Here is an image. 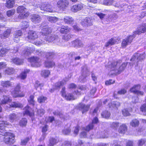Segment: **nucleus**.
<instances>
[{
    "instance_id": "72a5a7b5",
    "label": "nucleus",
    "mask_w": 146,
    "mask_h": 146,
    "mask_svg": "<svg viewBox=\"0 0 146 146\" xmlns=\"http://www.w3.org/2000/svg\"><path fill=\"white\" fill-rule=\"evenodd\" d=\"M139 55L138 53H135L132 57L130 59V61L133 62V64H135V63L137 64L138 62V60L137 59V56Z\"/></svg>"
},
{
    "instance_id": "c756f323",
    "label": "nucleus",
    "mask_w": 146,
    "mask_h": 146,
    "mask_svg": "<svg viewBox=\"0 0 146 146\" xmlns=\"http://www.w3.org/2000/svg\"><path fill=\"white\" fill-rule=\"evenodd\" d=\"M46 19L51 23H55L58 20V18L55 17L48 16L46 17Z\"/></svg>"
},
{
    "instance_id": "052dcab7",
    "label": "nucleus",
    "mask_w": 146,
    "mask_h": 146,
    "mask_svg": "<svg viewBox=\"0 0 146 146\" xmlns=\"http://www.w3.org/2000/svg\"><path fill=\"white\" fill-rule=\"evenodd\" d=\"M141 111L142 112H145V115H146V103L142 105L140 108Z\"/></svg>"
},
{
    "instance_id": "f8f14e48",
    "label": "nucleus",
    "mask_w": 146,
    "mask_h": 146,
    "mask_svg": "<svg viewBox=\"0 0 146 146\" xmlns=\"http://www.w3.org/2000/svg\"><path fill=\"white\" fill-rule=\"evenodd\" d=\"M31 21L35 23H40L41 19L40 16L36 14H33L31 16Z\"/></svg>"
},
{
    "instance_id": "864d4df0",
    "label": "nucleus",
    "mask_w": 146,
    "mask_h": 146,
    "mask_svg": "<svg viewBox=\"0 0 146 146\" xmlns=\"http://www.w3.org/2000/svg\"><path fill=\"white\" fill-rule=\"evenodd\" d=\"M21 26L23 29H25L29 26V24L26 21H23L21 24Z\"/></svg>"
},
{
    "instance_id": "0e129e2a",
    "label": "nucleus",
    "mask_w": 146,
    "mask_h": 146,
    "mask_svg": "<svg viewBox=\"0 0 146 146\" xmlns=\"http://www.w3.org/2000/svg\"><path fill=\"white\" fill-rule=\"evenodd\" d=\"M122 113L124 116H127L130 115L128 110L127 109H124L122 110Z\"/></svg>"
},
{
    "instance_id": "cd10ccee",
    "label": "nucleus",
    "mask_w": 146,
    "mask_h": 146,
    "mask_svg": "<svg viewBox=\"0 0 146 146\" xmlns=\"http://www.w3.org/2000/svg\"><path fill=\"white\" fill-rule=\"evenodd\" d=\"M71 29L67 26H62L60 32L62 33H66L70 31Z\"/></svg>"
},
{
    "instance_id": "09e8293b",
    "label": "nucleus",
    "mask_w": 146,
    "mask_h": 146,
    "mask_svg": "<svg viewBox=\"0 0 146 146\" xmlns=\"http://www.w3.org/2000/svg\"><path fill=\"white\" fill-rule=\"evenodd\" d=\"M9 50L6 48H2L0 50V56H3L5 54L8 52Z\"/></svg>"
},
{
    "instance_id": "5701e85b",
    "label": "nucleus",
    "mask_w": 146,
    "mask_h": 146,
    "mask_svg": "<svg viewBox=\"0 0 146 146\" xmlns=\"http://www.w3.org/2000/svg\"><path fill=\"white\" fill-rule=\"evenodd\" d=\"M12 100L11 98L9 96H4L3 98L1 100V102L2 104H5L11 102Z\"/></svg>"
},
{
    "instance_id": "603ef678",
    "label": "nucleus",
    "mask_w": 146,
    "mask_h": 146,
    "mask_svg": "<svg viewBox=\"0 0 146 146\" xmlns=\"http://www.w3.org/2000/svg\"><path fill=\"white\" fill-rule=\"evenodd\" d=\"M14 70L12 68H7L5 70L6 74H11L14 73Z\"/></svg>"
},
{
    "instance_id": "a19ab883",
    "label": "nucleus",
    "mask_w": 146,
    "mask_h": 146,
    "mask_svg": "<svg viewBox=\"0 0 146 146\" xmlns=\"http://www.w3.org/2000/svg\"><path fill=\"white\" fill-rule=\"evenodd\" d=\"M45 53V56L47 59H51L54 56V54L52 52H44Z\"/></svg>"
},
{
    "instance_id": "13d9d810",
    "label": "nucleus",
    "mask_w": 146,
    "mask_h": 146,
    "mask_svg": "<svg viewBox=\"0 0 146 146\" xmlns=\"http://www.w3.org/2000/svg\"><path fill=\"white\" fill-rule=\"evenodd\" d=\"M29 140V137H27L25 139L21 140V144L22 145H25Z\"/></svg>"
},
{
    "instance_id": "0eeeda50",
    "label": "nucleus",
    "mask_w": 146,
    "mask_h": 146,
    "mask_svg": "<svg viewBox=\"0 0 146 146\" xmlns=\"http://www.w3.org/2000/svg\"><path fill=\"white\" fill-rule=\"evenodd\" d=\"M69 4V1L67 0H60L57 3L58 7L62 10H65L68 6Z\"/></svg>"
},
{
    "instance_id": "9b49d317",
    "label": "nucleus",
    "mask_w": 146,
    "mask_h": 146,
    "mask_svg": "<svg viewBox=\"0 0 146 146\" xmlns=\"http://www.w3.org/2000/svg\"><path fill=\"white\" fill-rule=\"evenodd\" d=\"M51 32V29L47 25L43 26V28L41 31V33L42 34L45 36L50 34Z\"/></svg>"
},
{
    "instance_id": "de8ad7c7",
    "label": "nucleus",
    "mask_w": 146,
    "mask_h": 146,
    "mask_svg": "<svg viewBox=\"0 0 146 146\" xmlns=\"http://www.w3.org/2000/svg\"><path fill=\"white\" fill-rule=\"evenodd\" d=\"M113 0H104L103 4L104 5L109 6L112 4Z\"/></svg>"
},
{
    "instance_id": "9d476101",
    "label": "nucleus",
    "mask_w": 146,
    "mask_h": 146,
    "mask_svg": "<svg viewBox=\"0 0 146 146\" xmlns=\"http://www.w3.org/2000/svg\"><path fill=\"white\" fill-rule=\"evenodd\" d=\"M11 32V29H8L0 34V37L2 39L6 38L10 36Z\"/></svg>"
},
{
    "instance_id": "2f4dec72",
    "label": "nucleus",
    "mask_w": 146,
    "mask_h": 146,
    "mask_svg": "<svg viewBox=\"0 0 146 146\" xmlns=\"http://www.w3.org/2000/svg\"><path fill=\"white\" fill-rule=\"evenodd\" d=\"M29 71V70L28 69L25 70L24 72H22L20 74L19 76V78L21 79H25L27 77V73H28Z\"/></svg>"
},
{
    "instance_id": "f03ea898",
    "label": "nucleus",
    "mask_w": 146,
    "mask_h": 146,
    "mask_svg": "<svg viewBox=\"0 0 146 146\" xmlns=\"http://www.w3.org/2000/svg\"><path fill=\"white\" fill-rule=\"evenodd\" d=\"M14 135L10 132H5L0 134V140L2 141L3 139L5 143L7 144H11L14 143Z\"/></svg>"
},
{
    "instance_id": "b1692460",
    "label": "nucleus",
    "mask_w": 146,
    "mask_h": 146,
    "mask_svg": "<svg viewBox=\"0 0 146 146\" xmlns=\"http://www.w3.org/2000/svg\"><path fill=\"white\" fill-rule=\"evenodd\" d=\"M146 32V27L144 26H141L138 30L135 32L136 34L139 35L141 33H143Z\"/></svg>"
},
{
    "instance_id": "680f3d73",
    "label": "nucleus",
    "mask_w": 146,
    "mask_h": 146,
    "mask_svg": "<svg viewBox=\"0 0 146 146\" xmlns=\"http://www.w3.org/2000/svg\"><path fill=\"white\" fill-rule=\"evenodd\" d=\"M146 141L143 139H139L138 142V145L139 146H142L146 142Z\"/></svg>"
},
{
    "instance_id": "393cba45",
    "label": "nucleus",
    "mask_w": 146,
    "mask_h": 146,
    "mask_svg": "<svg viewBox=\"0 0 146 146\" xmlns=\"http://www.w3.org/2000/svg\"><path fill=\"white\" fill-rule=\"evenodd\" d=\"M11 62L17 65L22 64L23 62V60L19 59L18 58H13L11 59Z\"/></svg>"
},
{
    "instance_id": "8fccbe9b",
    "label": "nucleus",
    "mask_w": 146,
    "mask_h": 146,
    "mask_svg": "<svg viewBox=\"0 0 146 146\" xmlns=\"http://www.w3.org/2000/svg\"><path fill=\"white\" fill-rule=\"evenodd\" d=\"M139 54L138 56H137V59L138 61H141L145 59V55L144 54H141L138 53Z\"/></svg>"
},
{
    "instance_id": "6e6d98bb",
    "label": "nucleus",
    "mask_w": 146,
    "mask_h": 146,
    "mask_svg": "<svg viewBox=\"0 0 146 146\" xmlns=\"http://www.w3.org/2000/svg\"><path fill=\"white\" fill-rule=\"evenodd\" d=\"M72 35L70 34H65L62 37V39L65 41L68 40L72 37Z\"/></svg>"
},
{
    "instance_id": "c03bdc74",
    "label": "nucleus",
    "mask_w": 146,
    "mask_h": 146,
    "mask_svg": "<svg viewBox=\"0 0 146 146\" xmlns=\"http://www.w3.org/2000/svg\"><path fill=\"white\" fill-rule=\"evenodd\" d=\"M43 84L42 83H40L38 81H36L35 82V88L37 90V88L39 87L40 88V90L41 89V87L43 86Z\"/></svg>"
},
{
    "instance_id": "a878e982",
    "label": "nucleus",
    "mask_w": 146,
    "mask_h": 146,
    "mask_svg": "<svg viewBox=\"0 0 146 146\" xmlns=\"http://www.w3.org/2000/svg\"><path fill=\"white\" fill-rule=\"evenodd\" d=\"M116 40L113 38H111L108 42H106L105 46L106 47L111 46L115 44L116 42Z\"/></svg>"
},
{
    "instance_id": "6ab92c4d",
    "label": "nucleus",
    "mask_w": 146,
    "mask_h": 146,
    "mask_svg": "<svg viewBox=\"0 0 146 146\" xmlns=\"http://www.w3.org/2000/svg\"><path fill=\"white\" fill-rule=\"evenodd\" d=\"M1 85L4 88H7L12 86V82L9 81H3L1 82Z\"/></svg>"
},
{
    "instance_id": "79ce46f5",
    "label": "nucleus",
    "mask_w": 146,
    "mask_h": 146,
    "mask_svg": "<svg viewBox=\"0 0 146 146\" xmlns=\"http://www.w3.org/2000/svg\"><path fill=\"white\" fill-rule=\"evenodd\" d=\"M139 121L138 120L136 119H134L131 122L130 124L132 126L136 127L139 125Z\"/></svg>"
},
{
    "instance_id": "338daca9",
    "label": "nucleus",
    "mask_w": 146,
    "mask_h": 146,
    "mask_svg": "<svg viewBox=\"0 0 146 146\" xmlns=\"http://www.w3.org/2000/svg\"><path fill=\"white\" fill-rule=\"evenodd\" d=\"M76 5L78 11L82 10L83 9L84 7V5L82 3H80Z\"/></svg>"
},
{
    "instance_id": "ddd939ff",
    "label": "nucleus",
    "mask_w": 146,
    "mask_h": 146,
    "mask_svg": "<svg viewBox=\"0 0 146 146\" xmlns=\"http://www.w3.org/2000/svg\"><path fill=\"white\" fill-rule=\"evenodd\" d=\"M27 37L29 39L34 40L38 38V33L35 31H30Z\"/></svg>"
},
{
    "instance_id": "f3484780",
    "label": "nucleus",
    "mask_w": 146,
    "mask_h": 146,
    "mask_svg": "<svg viewBox=\"0 0 146 146\" xmlns=\"http://www.w3.org/2000/svg\"><path fill=\"white\" fill-rule=\"evenodd\" d=\"M9 125L6 121H2L0 123V134L5 132L4 127Z\"/></svg>"
},
{
    "instance_id": "ea45409f",
    "label": "nucleus",
    "mask_w": 146,
    "mask_h": 146,
    "mask_svg": "<svg viewBox=\"0 0 146 146\" xmlns=\"http://www.w3.org/2000/svg\"><path fill=\"white\" fill-rule=\"evenodd\" d=\"M120 105V103L118 102H114L112 103V106H109L110 108H113L115 109L117 108Z\"/></svg>"
},
{
    "instance_id": "49530a36",
    "label": "nucleus",
    "mask_w": 146,
    "mask_h": 146,
    "mask_svg": "<svg viewBox=\"0 0 146 146\" xmlns=\"http://www.w3.org/2000/svg\"><path fill=\"white\" fill-rule=\"evenodd\" d=\"M67 100H74L75 99V98L73 95L71 94H69L68 95L66 96H65L64 97Z\"/></svg>"
},
{
    "instance_id": "aec40b11",
    "label": "nucleus",
    "mask_w": 146,
    "mask_h": 146,
    "mask_svg": "<svg viewBox=\"0 0 146 146\" xmlns=\"http://www.w3.org/2000/svg\"><path fill=\"white\" fill-rule=\"evenodd\" d=\"M6 7L8 8H11L13 7L15 3V0H6Z\"/></svg>"
},
{
    "instance_id": "4468645a",
    "label": "nucleus",
    "mask_w": 146,
    "mask_h": 146,
    "mask_svg": "<svg viewBox=\"0 0 146 146\" xmlns=\"http://www.w3.org/2000/svg\"><path fill=\"white\" fill-rule=\"evenodd\" d=\"M59 40L57 36L53 34L49 35L46 39V41L50 42L55 41L54 42H56L59 41Z\"/></svg>"
},
{
    "instance_id": "69168bd1",
    "label": "nucleus",
    "mask_w": 146,
    "mask_h": 146,
    "mask_svg": "<svg viewBox=\"0 0 146 146\" xmlns=\"http://www.w3.org/2000/svg\"><path fill=\"white\" fill-rule=\"evenodd\" d=\"M44 110L42 109H40L37 111L38 114L40 116L43 115L45 113Z\"/></svg>"
},
{
    "instance_id": "bf43d9fd",
    "label": "nucleus",
    "mask_w": 146,
    "mask_h": 146,
    "mask_svg": "<svg viewBox=\"0 0 146 146\" xmlns=\"http://www.w3.org/2000/svg\"><path fill=\"white\" fill-rule=\"evenodd\" d=\"M53 114L55 115H59L60 118H63L64 119H65V117L64 115H63L62 113H60L59 111H55L53 112Z\"/></svg>"
},
{
    "instance_id": "412c9836",
    "label": "nucleus",
    "mask_w": 146,
    "mask_h": 146,
    "mask_svg": "<svg viewBox=\"0 0 146 146\" xmlns=\"http://www.w3.org/2000/svg\"><path fill=\"white\" fill-rule=\"evenodd\" d=\"M127 127L125 124H122L121 125L119 129V131L120 133L124 134L126 131Z\"/></svg>"
},
{
    "instance_id": "e2e57ef3",
    "label": "nucleus",
    "mask_w": 146,
    "mask_h": 146,
    "mask_svg": "<svg viewBox=\"0 0 146 146\" xmlns=\"http://www.w3.org/2000/svg\"><path fill=\"white\" fill-rule=\"evenodd\" d=\"M70 10L72 12L74 13H76L78 11L76 5H75L71 6L70 7Z\"/></svg>"
},
{
    "instance_id": "5fc2aeb1",
    "label": "nucleus",
    "mask_w": 146,
    "mask_h": 146,
    "mask_svg": "<svg viewBox=\"0 0 146 146\" xmlns=\"http://www.w3.org/2000/svg\"><path fill=\"white\" fill-rule=\"evenodd\" d=\"M46 100L47 98L43 96H41L38 99V102L40 103L44 102Z\"/></svg>"
},
{
    "instance_id": "bb28decb",
    "label": "nucleus",
    "mask_w": 146,
    "mask_h": 146,
    "mask_svg": "<svg viewBox=\"0 0 146 146\" xmlns=\"http://www.w3.org/2000/svg\"><path fill=\"white\" fill-rule=\"evenodd\" d=\"M55 65V63L53 61L47 60L45 62L44 65L46 67L48 68H52Z\"/></svg>"
},
{
    "instance_id": "6e6552de",
    "label": "nucleus",
    "mask_w": 146,
    "mask_h": 146,
    "mask_svg": "<svg viewBox=\"0 0 146 146\" xmlns=\"http://www.w3.org/2000/svg\"><path fill=\"white\" fill-rule=\"evenodd\" d=\"M134 38L133 36H129L124 39L121 43V46L123 48L125 47L127 45L130 44Z\"/></svg>"
},
{
    "instance_id": "a211bd4d",
    "label": "nucleus",
    "mask_w": 146,
    "mask_h": 146,
    "mask_svg": "<svg viewBox=\"0 0 146 146\" xmlns=\"http://www.w3.org/2000/svg\"><path fill=\"white\" fill-rule=\"evenodd\" d=\"M72 46L74 47H82L83 46V44L82 41L79 40H76L72 42Z\"/></svg>"
},
{
    "instance_id": "58836bf2",
    "label": "nucleus",
    "mask_w": 146,
    "mask_h": 146,
    "mask_svg": "<svg viewBox=\"0 0 146 146\" xmlns=\"http://www.w3.org/2000/svg\"><path fill=\"white\" fill-rule=\"evenodd\" d=\"M111 114L109 112L107 111H105L101 114V115L102 117L106 118L108 119L110 116Z\"/></svg>"
},
{
    "instance_id": "e433bc0d",
    "label": "nucleus",
    "mask_w": 146,
    "mask_h": 146,
    "mask_svg": "<svg viewBox=\"0 0 146 146\" xmlns=\"http://www.w3.org/2000/svg\"><path fill=\"white\" fill-rule=\"evenodd\" d=\"M22 35V32L21 30H18L16 31L13 35L14 37V38H17L21 36Z\"/></svg>"
},
{
    "instance_id": "c85d7f7f",
    "label": "nucleus",
    "mask_w": 146,
    "mask_h": 146,
    "mask_svg": "<svg viewBox=\"0 0 146 146\" xmlns=\"http://www.w3.org/2000/svg\"><path fill=\"white\" fill-rule=\"evenodd\" d=\"M31 108L28 106H27L25 107L24 108V115H27L29 116H31L33 115V113L30 112Z\"/></svg>"
},
{
    "instance_id": "dca6fc26",
    "label": "nucleus",
    "mask_w": 146,
    "mask_h": 146,
    "mask_svg": "<svg viewBox=\"0 0 146 146\" xmlns=\"http://www.w3.org/2000/svg\"><path fill=\"white\" fill-rule=\"evenodd\" d=\"M64 21L65 24H71L74 22V20L70 16H65L64 18Z\"/></svg>"
},
{
    "instance_id": "20e7f679",
    "label": "nucleus",
    "mask_w": 146,
    "mask_h": 146,
    "mask_svg": "<svg viewBox=\"0 0 146 146\" xmlns=\"http://www.w3.org/2000/svg\"><path fill=\"white\" fill-rule=\"evenodd\" d=\"M31 63L32 66L35 67H39L41 65V60L36 57H33L28 59Z\"/></svg>"
},
{
    "instance_id": "774afa93",
    "label": "nucleus",
    "mask_w": 146,
    "mask_h": 146,
    "mask_svg": "<svg viewBox=\"0 0 146 146\" xmlns=\"http://www.w3.org/2000/svg\"><path fill=\"white\" fill-rule=\"evenodd\" d=\"M72 143L70 141H65L62 145V146H71Z\"/></svg>"
},
{
    "instance_id": "4c0bfd02",
    "label": "nucleus",
    "mask_w": 146,
    "mask_h": 146,
    "mask_svg": "<svg viewBox=\"0 0 146 146\" xmlns=\"http://www.w3.org/2000/svg\"><path fill=\"white\" fill-rule=\"evenodd\" d=\"M10 106L11 108H20L22 107V104L20 103L13 102L10 104Z\"/></svg>"
},
{
    "instance_id": "f704fd0d",
    "label": "nucleus",
    "mask_w": 146,
    "mask_h": 146,
    "mask_svg": "<svg viewBox=\"0 0 146 146\" xmlns=\"http://www.w3.org/2000/svg\"><path fill=\"white\" fill-rule=\"evenodd\" d=\"M9 118L10 121L13 122L16 120L17 117L15 113H13L10 114L9 116Z\"/></svg>"
},
{
    "instance_id": "f257e3e1",
    "label": "nucleus",
    "mask_w": 146,
    "mask_h": 146,
    "mask_svg": "<svg viewBox=\"0 0 146 146\" xmlns=\"http://www.w3.org/2000/svg\"><path fill=\"white\" fill-rule=\"evenodd\" d=\"M122 61L121 60L113 62L111 65L110 68L111 71H112L111 74H119L123 71L126 67L127 62H124L120 66L118 67L119 63H121Z\"/></svg>"
},
{
    "instance_id": "2eb2a0df",
    "label": "nucleus",
    "mask_w": 146,
    "mask_h": 146,
    "mask_svg": "<svg viewBox=\"0 0 146 146\" xmlns=\"http://www.w3.org/2000/svg\"><path fill=\"white\" fill-rule=\"evenodd\" d=\"M78 107L79 109L82 111V113H83L88 111L90 105H86L80 103L78 105Z\"/></svg>"
},
{
    "instance_id": "4be33fe9",
    "label": "nucleus",
    "mask_w": 146,
    "mask_h": 146,
    "mask_svg": "<svg viewBox=\"0 0 146 146\" xmlns=\"http://www.w3.org/2000/svg\"><path fill=\"white\" fill-rule=\"evenodd\" d=\"M35 48H33L28 47L25 49L23 51V53L25 56L28 55L31 53L33 52Z\"/></svg>"
},
{
    "instance_id": "1a4fd4ad",
    "label": "nucleus",
    "mask_w": 146,
    "mask_h": 146,
    "mask_svg": "<svg viewBox=\"0 0 146 146\" xmlns=\"http://www.w3.org/2000/svg\"><path fill=\"white\" fill-rule=\"evenodd\" d=\"M140 88V86L139 84L135 85L130 89V91L135 94L142 95L143 92L138 90Z\"/></svg>"
},
{
    "instance_id": "3c124183",
    "label": "nucleus",
    "mask_w": 146,
    "mask_h": 146,
    "mask_svg": "<svg viewBox=\"0 0 146 146\" xmlns=\"http://www.w3.org/2000/svg\"><path fill=\"white\" fill-rule=\"evenodd\" d=\"M28 101L29 103L32 106H34V105L35 104V101L34 100V96H31Z\"/></svg>"
},
{
    "instance_id": "7c9ffc66",
    "label": "nucleus",
    "mask_w": 146,
    "mask_h": 146,
    "mask_svg": "<svg viewBox=\"0 0 146 146\" xmlns=\"http://www.w3.org/2000/svg\"><path fill=\"white\" fill-rule=\"evenodd\" d=\"M68 78H66L65 80H63L62 81L56 83L55 84V87L56 89H57L60 88L61 86L64 84V83H65L66 81H68Z\"/></svg>"
},
{
    "instance_id": "4d7b16f0",
    "label": "nucleus",
    "mask_w": 146,
    "mask_h": 146,
    "mask_svg": "<svg viewBox=\"0 0 146 146\" xmlns=\"http://www.w3.org/2000/svg\"><path fill=\"white\" fill-rule=\"evenodd\" d=\"M119 123L113 122L111 124V127L114 129H116L119 126Z\"/></svg>"
},
{
    "instance_id": "7ed1b4c3",
    "label": "nucleus",
    "mask_w": 146,
    "mask_h": 146,
    "mask_svg": "<svg viewBox=\"0 0 146 146\" xmlns=\"http://www.w3.org/2000/svg\"><path fill=\"white\" fill-rule=\"evenodd\" d=\"M17 12L19 13L18 18L23 19L27 17L29 15L28 12L27 11L26 8L24 6H19L17 9Z\"/></svg>"
},
{
    "instance_id": "a18cd8bd",
    "label": "nucleus",
    "mask_w": 146,
    "mask_h": 146,
    "mask_svg": "<svg viewBox=\"0 0 146 146\" xmlns=\"http://www.w3.org/2000/svg\"><path fill=\"white\" fill-rule=\"evenodd\" d=\"M15 12V11L14 9H12L7 11V15L10 17L14 14Z\"/></svg>"
},
{
    "instance_id": "39448f33",
    "label": "nucleus",
    "mask_w": 146,
    "mask_h": 146,
    "mask_svg": "<svg viewBox=\"0 0 146 146\" xmlns=\"http://www.w3.org/2000/svg\"><path fill=\"white\" fill-rule=\"evenodd\" d=\"M40 8L41 10L43 11L41 12L42 13H44L45 11L50 12H54L55 11L53 9L52 6L49 3L42 4Z\"/></svg>"
},
{
    "instance_id": "37998d69",
    "label": "nucleus",
    "mask_w": 146,
    "mask_h": 146,
    "mask_svg": "<svg viewBox=\"0 0 146 146\" xmlns=\"http://www.w3.org/2000/svg\"><path fill=\"white\" fill-rule=\"evenodd\" d=\"M27 123V120L25 118H23L19 122L20 125L21 126H25Z\"/></svg>"
},
{
    "instance_id": "473e14b6",
    "label": "nucleus",
    "mask_w": 146,
    "mask_h": 146,
    "mask_svg": "<svg viewBox=\"0 0 146 146\" xmlns=\"http://www.w3.org/2000/svg\"><path fill=\"white\" fill-rule=\"evenodd\" d=\"M50 74V72L49 70H44L42 71L41 75L44 78H46Z\"/></svg>"
},
{
    "instance_id": "c9c22d12",
    "label": "nucleus",
    "mask_w": 146,
    "mask_h": 146,
    "mask_svg": "<svg viewBox=\"0 0 146 146\" xmlns=\"http://www.w3.org/2000/svg\"><path fill=\"white\" fill-rule=\"evenodd\" d=\"M59 141L57 138H52L50 140V146H53L56 144Z\"/></svg>"
},
{
    "instance_id": "423d86ee",
    "label": "nucleus",
    "mask_w": 146,
    "mask_h": 146,
    "mask_svg": "<svg viewBox=\"0 0 146 146\" xmlns=\"http://www.w3.org/2000/svg\"><path fill=\"white\" fill-rule=\"evenodd\" d=\"M21 88V86L19 84H18L15 87L13 91L11 92V94L14 98L22 97H24L25 95L23 93L19 94Z\"/></svg>"
}]
</instances>
